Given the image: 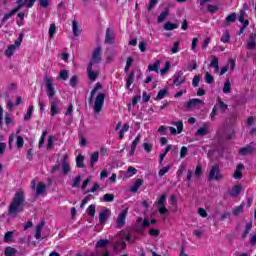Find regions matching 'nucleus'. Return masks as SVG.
<instances>
[{"label": "nucleus", "mask_w": 256, "mask_h": 256, "mask_svg": "<svg viewBox=\"0 0 256 256\" xmlns=\"http://www.w3.org/2000/svg\"><path fill=\"white\" fill-rule=\"evenodd\" d=\"M164 29H165V31H173L175 29H179V24L171 23V22H166L164 24Z\"/></svg>", "instance_id": "nucleus-27"}, {"label": "nucleus", "mask_w": 256, "mask_h": 256, "mask_svg": "<svg viewBox=\"0 0 256 256\" xmlns=\"http://www.w3.org/2000/svg\"><path fill=\"white\" fill-rule=\"evenodd\" d=\"M169 69H171V62L167 61V62L165 63L164 68H162V69L160 70V73H161L162 75H165V73H167V71H169Z\"/></svg>", "instance_id": "nucleus-61"}, {"label": "nucleus", "mask_w": 256, "mask_h": 256, "mask_svg": "<svg viewBox=\"0 0 256 256\" xmlns=\"http://www.w3.org/2000/svg\"><path fill=\"white\" fill-rule=\"evenodd\" d=\"M45 137H47V130H44L42 132V135H41V137L39 139V142H38L39 147H43V145L45 144Z\"/></svg>", "instance_id": "nucleus-53"}, {"label": "nucleus", "mask_w": 256, "mask_h": 256, "mask_svg": "<svg viewBox=\"0 0 256 256\" xmlns=\"http://www.w3.org/2000/svg\"><path fill=\"white\" fill-rule=\"evenodd\" d=\"M165 95H167V89L160 90L156 96V101H161V99H165Z\"/></svg>", "instance_id": "nucleus-48"}, {"label": "nucleus", "mask_w": 256, "mask_h": 256, "mask_svg": "<svg viewBox=\"0 0 256 256\" xmlns=\"http://www.w3.org/2000/svg\"><path fill=\"white\" fill-rule=\"evenodd\" d=\"M167 201V194H162L160 197L157 198L156 207L165 205Z\"/></svg>", "instance_id": "nucleus-34"}, {"label": "nucleus", "mask_w": 256, "mask_h": 256, "mask_svg": "<svg viewBox=\"0 0 256 256\" xmlns=\"http://www.w3.org/2000/svg\"><path fill=\"white\" fill-rule=\"evenodd\" d=\"M59 100H53L50 102V115L52 117H55L59 113Z\"/></svg>", "instance_id": "nucleus-10"}, {"label": "nucleus", "mask_w": 256, "mask_h": 256, "mask_svg": "<svg viewBox=\"0 0 256 256\" xmlns=\"http://www.w3.org/2000/svg\"><path fill=\"white\" fill-rule=\"evenodd\" d=\"M207 9H208V13H211V15H213V13L219 11V6H215V5L209 4L207 6Z\"/></svg>", "instance_id": "nucleus-55"}, {"label": "nucleus", "mask_w": 256, "mask_h": 256, "mask_svg": "<svg viewBox=\"0 0 256 256\" xmlns=\"http://www.w3.org/2000/svg\"><path fill=\"white\" fill-rule=\"evenodd\" d=\"M87 75L90 81H97V77H99V71H93V62L88 64Z\"/></svg>", "instance_id": "nucleus-9"}, {"label": "nucleus", "mask_w": 256, "mask_h": 256, "mask_svg": "<svg viewBox=\"0 0 256 256\" xmlns=\"http://www.w3.org/2000/svg\"><path fill=\"white\" fill-rule=\"evenodd\" d=\"M99 161V152H94L90 156V167L93 169L95 167V163Z\"/></svg>", "instance_id": "nucleus-21"}, {"label": "nucleus", "mask_w": 256, "mask_h": 256, "mask_svg": "<svg viewBox=\"0 0 256 256\" xmlns=\"http://www.w3.org/2000/svg\"><path fill=\"white\" fill-rule=\"evenodd\" d=\"M13 241V231H8L4 235V243H11Z\"/></svg>", "instance_id": "nucleus-44"}, {"label": "nucleus", "mask_w": 256, "mask_h": 256, "mask_svg": "<svg viewBox=\"0 0 256 256\" xmlns=\"http://www.w3.org/2000/svg\"><path fill=\"white\" fill-rule=\"evenodd\" d=\"M58 77L62 79V81H67V79H69V71L65 69L61 70Z\"/></svg>", "instance_id": "nucleus-46"}, {"label": "nucleus", "mask_w": 256, "mask_h": 256, "mask_svg": "<svg viewBox=\"0 0 256 256\" xmlns=\"http://www.w3.org/2000/svg\"><path fill=\"white\" fill-rule=\"evenodd\" d=\"M62 171H63L64 175H67V173H69V171H71V166H69L66 156H64V159L62 161Z\"/></svg>", "instance_id": "nucleus-28"}, {"label": "nucleus", "mask_w": 256, "mask_h": 256, "mask_svg": "<svg viewBox=\"0 0 256 256\" xmlns=\"http://www.w3.org/2000/svg\"><path fill=\"white\" fill-rule=\"evenodd\" d=\"M139 141H141V134H138L133 142L130 144V157L135 155V151L137 150V145H139Z\"/></svg>", "instance_id": "nucleus-11"}, {"label": "nucleus", "mask_w": 256, "mask_h": 256, "mask_svg": "<svg viewBox=\"0 0 256 256\" xmlns=\"http://www.w3.org/2000/svg\"><path fill=\"white\" fill-rule=\"evenodd\" d=\"M179 45H181V42L179 41L174 42L173 47L171 48L172 54L179 53Z\"/></svg>", "instance_id": "nucleus-58"}, {"label": "nucleus", "mask_w": 256, "mask_h": 256, "mask_svg": "<svg viewBox=\"0 0 256 256\" xmlns=\"http://www.w3.org/2000/svg\"><path fill=\"white\" fill-rule=\"evenodd\" d=\"M53 143H55V136H53V135L48 136V141H47V145H46L48 150L53 149Z\"/></svg>", "instance_id": "nucleus-45"}, {"label": "nucleus", "mask_w": 256, "mask_h": 256, "mask_svg": "<svg viewBox=\"0 0 256 256\" xmlns=\"http://www.w3.org/2000/svg\"><path fill=\"white\" fill-rule=\"evenodd\" d=\"M221 179H223V174H221L219 165H214L208 175V181H221Z\"/></svg>", "instance_id": "nucleus-3"}, {"label": "nucleus", "mask_w": 256, "mask_h": 256, "mask_svg": "<svg viewBox=\"0 0 256 256\" xmlns=\"http://www.w3.org/2000/svg\"><path fill=\"white\" fill-rule=\"evenodd\" d=\"M169 171H171V165L164 166L159 170L158 175L159 177H163L166 173H169Z\"/></svg>", "instance_id": "nucleus-43"}, {"label": "nucleus", "mask_w": 256, "mask_h": 256, "mask_svg": "<svg viewBox=\"0 0 256 256\" xmlns=\"http://www.w3.org/2000/svg\"><path fill=\"white\" fill-rule=\"evenodd\" d=\"M148 235H150V237H159V235H161V231H159V229L151 228Z\"/></svg>", "instance_id": "nucleus-50"}, {"label": "nucleus", "mask_w": 256, "mask_h": 256, "mask_svg": "<svg viewBox=\"0 0 256 256\" xmlns=\"http://www.w3.org/2000/svg\"><path fill=\"white\" fill-rule=\"evenodd\" d=\"M242 189L243 187L241 185L234 186L230 192V197H239V193H241Z\"/></svg>", "instance_id": "nucleus-23"}, {"label": "nucleus", "mask_w": 256, "mask_h": 256, "mask_svg": "<svg viewBox=\"0 0 256 256\" xmlns=\"http://www.w3.org/2000/svg\"><path fill=\"white\" fill-rule=\"evenodd\" d=\"M101 61V46H97L92 53V60L90 61V63H92V66L99 65Z\"/></svg>", "instance_id": "nucleus-8"}, {"label": "nucleus", "mask_w": 256, "mask_h": 256, "mask_svg": "<svg viewBox=\"0 0 256 256\" xmlns=\"http://www.w3.org/2000/svg\"><path fill=\"white\" fill-rule=\"evenodd\" d=\"M243 169H245V165H243L242 163L238 164L236 167V170L233 174V178L234 179H242L243 178Z\"/></svg>", "instance_id": "nucleus-13"}, {"label": "nucleus", "mask_w": 256, "mask_h": 256, "mask_svg": "<svg viewBox=\"0 0 256 256\" xmlns=\"http://www.w3.org/2000/svg\"><path fill=\"white\" fill-rule=\"evenodd\" d=\"M215 79L213 78V75L209 74V72H206L205 75V83H208V85H211Z\"/></svg>", "instance_id": "nucleus-62"}, {"label": "nucleus", "mask_w": 256, "mask_h": 256, "mask_svg": "<svg viewBox=\"0 0 256 256\" xmlns=\"http://www.w3.org/2000/svg\"><path fill=\"white\" fill-rule=\"evenodd\" d=\"M249 41L247 42V49H249L250 51H253V49H255L256 47V34L255 33H251L249 36Z\"/></svg>", "instance_id": "nucleus-15"}, {"label": "nucleus", "mask_w": 256, "mask_h": 256, "mask_svg": "<svg viewBox=\"0 0 256 256\" xmlns=\"http://www.w3.org/2000/svg\"><path fill=\"white\" fill-rule=\"evenodd\" d=\"M87 213L89 217H95V205L91 204L90 206H88Z\"/></svg>", "instance_id": "nucleus-57"}, {"label": "nucleus", "mask_w": 256, "mask_h": 256, "mask_svg": "<svg viewBox=\"0 0 256 256\" xmlns=\"http://www.w3.org/2000/svg\"><path fill=\"white\" fill-rule=\"evenodd\" d=\"M66 117H73V105L69 104L66 112H65Z\"/></svg>", "instance_id": "nucleus-64"}, {"label": "nucleus", "mask_w": 256, "mask_h": 256, "mask_svg": "<svg viewBox=\"0 0 256 256\" xmlns=\"http://www.w3.org/2000/svg\"><path fill=\"white\" fill-rule=\"evenodd\" d=\"M23 203H25V193H23V191H17L14 195L12 202L8 207L9 217L15 219V217H17L19 213L23 211V209H21Z\"/></svg>", "instance_id": "nucleus-1"}, {"label": "nucleus", "mask_w": 256, "mask_h": 256, "mask_svg": "<svg viewBox=\"0 0 256 256\" xmlns=\"http://www.w3.org/2000/svg\"><path fill=\"white\" fill-rule=\"evenodd\" d=\"M17 49V46L15 45H10L8 48L5 50L4 55L7 57H13V53H15V50Z\"/></svg>", "instance_id": "nucleus-33"}, {"label": "nucleus", "mask_w": 256, "mask_h": 256, "mask_svg": "<svg viewBox=\"0 0 256 256\" xmlns=\"http://www.w3.org/2000/svg\"><path fill=\"white\" fill-rule=\"evenodd\" d=\"M109 245V240L108 239H100L96 242V248L101 249L105 246Z\"/></svg>", "instance_id": "nucleus-38"}, {"label": "nucleus", "mask_w": 256, "mask_h": 256, "mask_svg": "<svg viewBox=\"0 0 256 256\" xmlns=\"http://www.w3.org/2000/svg\"><path fill=\"white\" fill-rule=\"evenodd\" d=\"M129 213V208H126L120 212L116 218V226L118 229L125 227V221L127 219V214Z\"/></svg>", "instance_id": "nucleus-4"}, {"label": "nucleus", "mask_w": 256, "mask_h": 256, "mask_svg": "<svg viewBox=\"0 0 256 256\" xmlns=\"http://www.w3.org/2000/svg\"><path fill=\"white\" fill-rule=\"evenodd\" d=\"M172 125H175L177 127V133H183V121L178 122H172Z\"/></svg>", "instance_id": "nucleus-51"}, {"label": "nucleus", "mask_w": 256, "mask_h": 256, "mask_svg": "<svg viewBox=\"0 0 256 256\" xmlns=\"http://www.w3.org/2000/svg\"><path fill=\"white\" fill-rule=\"evenodd\" d=\"M151 225V222H149V220L144 219L142 222V227L136 226L134 228V231H136V233H143V228L145 227H149Z\"/></svg>", "instance_id": "nucleus-26"}, {"label": "nucleus", "mask_w": 256, "mask_h": 256, "mask_svg": "<svg viewBox=\"0 0 256 256\" xmlns=\"http://www.w3.org/2000/svg\"><path fill=\"white\" fill-rule=\"evenodd\" d=\"M107 221V211H102L99 214V222L105 223Z\"/></svg>", "instance_id": "nucleus-56"}, {"label": "nucleus", "mask_w": 256, "mask_h": 256, "mask_svg": "<svg viewBox=\"0 0 256 256\" xmlns=\"http://www.w3.org/2000/svg\"><path fill=\"white\" fill-rule=\"evenodd\" d=\"M121 235H122L123 239L118 242V245L122 249L127 248V243L125 241H127L128 243H133V241H135V239H133V236L130 233L122 231Z\"/></svg>", "instance_id": "nucleus-5"}, {"label": "nucleus", "mask_w": 256, "mask_h": 256, "mask_svg": "<svg viewBox=\"0 0 256 256\" xmlns=\"http://www.w3.org/2000/svg\"><path fill=\"white\" fill-rule=\"evenodd\" d=\"M222 91L225 95L231 93V80L226 79V81L224 82V87Z\"/></svg>", "instance_id": "nucleus-31"}, {"label": "nucleus", "mask_w": 256, "mask_h": 256, "mask_svg": "<svg viewBox=\"0 0 256 256\" xmlns=\"http://www.w3.org/2000/svg\"><path fill=\"white\" fill-rule=\"evenodd\" d=\"M105 42L109 43L110 45H113V43H115V36L111 34V28H107L106 30Z\"/></svg>", "instance_id": "nucleus-18"}, {"label": "nucleus", "mask_w": 256, "mask_h": 256, "mask_svg": "<svg viewBox=\"0 0 256 256\" xmlns=\"http://www.w3.org/2000/svg\"><path fill=\"white\" fill-rule=\"evenodd\" d=\"M43 227H45V222H40L37 226H36V233H35V238L36 239H41V231H43Z\"/></svg>", "instance_id": "nucleus-29"}, {"label": "nucleus", "mask_w": 256, "mask_h": 256, "mask_svg": "<svg viewBox=\"0 0 256 256\" xmlns=\"http://www.w3.org/2000/svg\"><path fill=\"white\" fill-rule=\"evenodd\" d=\"M45 84H46V93L49 99H53L55 97V88L53 87V79L51 78H45Z\"/></svg>", "instance_id": "nucleus-6"}, {"label": "nucleus", "mask_w": 256, "mask_h": 256, "mask_svg": "<svg viewBox=\"0 0 256 256\" xmlns=\"http://www.w3.org/2000/svg\"><path fill=\"white\" fill-rule=\"evenodd\" d=\"M237 21V13L232 12L226 17V23H235Z\"/></svg>", "instance_id": "nucleus-41"}, {"label": "nucleus", "mask_w": 256, "mask_h": 256, "mask_svg": "<svg viewBox=\"0 0 256 256\" xmlns=\"http://www.w3.org/2000/svg\"><path fill=\"white\" fill-rule=\"evenodd\" d=\"M201 82V76L195 75L192 79V85L194 87H199V83Z\"/></svg>", "instance_id": "nucleus-59"}, {"label": "nucleus", "mask_w": 256, "mask_h": 256, "mask_svg": "<svg viewBox=\"0 0 256 256\" xmlns=\"http://www.w3.org/2000/svg\"><path fill=\"white\" fill-rule=\"evenodd\" d=\"M169 15V12L167 10L163 11L159 16H158V19H157V22L158 23H163L167 17Z\"/></svg>", "instance_id": "nucleus-42"}, {"label": "nucleus", "mask_w": 256, "mask_h": 256, "mask_svg": "<svg viewBox=\"0 0 256 256\" xmlns=\"http://www.w3.org/2000/svg\"><path fill=\"white\" fill-rule=\"evenodd\" d=\"M80 185H81V176H76L73 180L71 187L77 188V187H80Z\"/></svg>", "instance_id": "nucleus-54"}, {"label": "nucleus", "mask_w": 256, "mask_h": 256, "mask_svg": "<svg viewBox=\"0 0 256 256\" xmlns=\"http://www.w3.org/2000/svg\"><path fill=\"white\" fill-rule=\"evenodd\" d=\"M115 199L113 194H104L103 198L100 199L103 203H111Z\"/></svg>", "instance_id": "nucleus-36"}, {"label": "nucleus", "mask_w": 256, "mask_h": 256, "mask_svg": "<svg viewBox=\"0 0 256 256\" xmlns=\"http://www.w3.org/2000/svg\"><path fill=\"white\" fill-rule=\"evenodd\" d=\"M57 32V26L55 24H51L49 27V37L50 39H53L55 37V33Z\"/></svg>", "instance_id": "nucleus-49"}, {"label": "nucleus", "mask_w": 256, "mask_h": 256, "mask_svg": "<svg viewBox=\"0 0 256 256\" xmlns=\"http://www.w3.org/2000/svg\"><path fill=\"white\" fill-rule=\"evenodd\" d=\"M103 105H105V93H99L94 100V113H101Z\"/></svg>", "instance_id": "nucleus-2"}, {"label": "nucleus", "mask_w": 256, "mask_h": 256, "mask_svg": "<svg viewBox=\"0 0 256 256\" xmlns=\"http://www.w3.org/2000/svg\"><path fill=\"white\" fill-rule=\"evenodd\" d=\"M256 150L254 144H249L239 150V155H251Z\"/></svg>", "instance_id": "nucleus-12"}, {"label": "nucleus", "mask_w": 256, "mask_h": 256, "mask_svg": "<svg viewBox=\"0 0 256 256\" xmlns=\"http://www.w3.org/2000/svg\"><path fill=\"white\" fill-rule=\"evenodd\" d=\"M243 209H245V203H242L241 205L237 206L232 213L235 216L241 215V213H243Z\"/></svg>", "instance_id": "nucleus-39"}, {"label": "nucleus", "mask_w": 256, "mask_h": 256, "mask_svg": "<svg viewBox=\"0 0 256 256\" xmlns=\"http://www.w3.org/2000/svg\"><path fill=\"white\" fill-rule=\"evenodd\" d=\"M187 81V78L183 76V71H178L173 76V84L176 85V87H179L180 85H183Z\"/></svg>", "instance_id": "nucleus-7"}, {"label": "nucleus", "mask_w": 256, "mask_h": 256, "mask_svg": "<svg viewBox=\"0 0 256 256\" xmlns=\"http://www.w3.org/2000/svg\"><path fill=\"white\" fill-rule=\"evenodd\" d=\"M215 107H217V109H220V111L222 113H225L228 109L227 104H225V102H223V100H221V98L218 99L217 104L215 105Z\"/></svg>", "instance_id": "nucleus-25"}, {"label": "nucleus", "mask_w": 256, "mask_h": 256, "mask_svg": "<svg viewBox=\"0 0 256 256\" xmlns=\"http://www.w3.org/2000/svg\"><path fill=\"white\" fill-rule=\"evenodd\" d=\"M161 67V62L160 61H156L153 64H149L148 65V71H155V73H159V68Z\"/></svg>", "instance_id": "nucleus-22"}, {"label": "nucleus", "mask_w": 256, "mask_h": 256, "mask_svg": "<svg viewBox=\"0 0 256 256\" xmlns=\"http://www.w3.org/2000/svg\"><path fill=\"white\" fill-rule=\"evenodd\" d=\"M209 134V125H204L200 127L196 132L195 135L200 137H205V135Z\"/></svg>", "instance_id": "nucleus-16"}, {"label": "nucleus", "mask_w": 256, "mask_h": 256, "mask_svg": "<svg viewBox=\"0 0 256 256\" xmlns=\"http://www.w3.org/2000/svg\"><path fill=\"white\" fill-rule=\"evenodd\" d=\"M99 89H103V85L100 82H97L91 91L90 101H92V99L95 97V93H97V91H99Z\"/></svg>", "instance_id": "nucleus-32"}, {"label": "nucleus", "mask_w": 256, "mask_h": 256, "mask_svg": "<svg viewBox=\"0 0 256 256\" xmlns=\"http://www.w3.org/2000/svg\"><path fill=\"white\" fill-rule=\"evenodd\" d=\"M210 67H213L215 73H219V58L216 56H212V60L209 64Z\"/></svg>", "instance_id": "nucleus-19"}, {"label": "nucleus", "mask_w": 256, "mask_h": 256, "mask_svg": "<svg viewBox=\"0 0 256 256\" xmlns=\"http://www.w3.org/2000/svg\"><path fill=\"white\" fill-rule=\"evenodd\" d=\"M203 103H204L203 100L199 98H193L187 102L186 107L188 109H192V107H197V105H203Z\"/></svg>", "instance_id": "nucleus-14"}, {"label": "nucleus", "mask_w": 256, "mask_h": 256, "mask_svg": "<svg viewBox=\"0 0 256 256\" xmlns=\"http://www.w3.org/2000/svg\"><path fill=\"white\" fill-rule=\"evenodd\" d=\"M221 42L222 43H231V34L229 33V30L224 31V33L221 36Z\"/></svg>", "instance_id": "nucleus-30"}, {"label": "nucleus", "mask_w": 256, "mask_h": 256, "mask_svg": "<svg viewBox=\"0 0 256 256\" xmlns=\"http://www.w3.org/2000/svg\"><path fill=\"white\" fill-rule=\"evenodd\" d=\"M131 65H133V58L128 57L127 60H126V66L124 68L125 73H129V69H131Z\"/></svg>", "instance_id": "nucleus-47"}, {"label": "nucleus", "mask_w": 256, "mask_h": 256, "mask_svg": "<svg viewBox=\"0 0 256 256\" xmlns=\"http://www.w3.org/2000/svg\"><path fill=\"white\" fill-rule=\"evenodd\" d=\"M72 33L74 37H79L81 35V29H79V23L77 20L72 22Z\"/></svg>", "instance_id": "nucleus-17"}, {"label": "nucleus", "mask_w": 256, "mask_h": 256, "mask_svg": "<svg viewBox=\"0 0 256 256\" xmlns=\"http://www.w3.org/2000/svg\"><path fill=\"white\" fill-rule=\"evenodd\" d=\"M24 144H25V141L23 140V137L17 136L16 145H17L18 149H21Z\"/></svg>", "instance_id": "nucleus-63"}, {"label": "nucleus", "mask_w": 256, "mask_h": 256, "mask_svg": "<svg viewBox=\"0 0 256 256\" xmlns=\"http://www.w3.org/2000/svg\"><path fill=\"white\" fill-rule=\"evenodd\" d=\"M141 185H143V179H137L131 186L130 191L132 193H137V191H139V187H141Z\"/></svg>", "instance_id": "nucleus-20"}, {"label": "nucleus", "mask_w": 256, "mask_h": 256, "mask_svg": "<svg viewBox=\"0 0 256 256\" xmlns=\"http://www.w3.org/2000/svg\"><path fill=\"white\" fill-rule=\"evenodd\" d=\"M186 169H187V166H185V164H181V165L179 166V169H178L177 172H176V176H177L178 179L181 178V175H183V172H184Z\"/></svg>", "instance_id": "nucleus-52"}, {"label": "nucleus", "mask_w": 256, "mask_h": 256, "mask_svg": "<svg viewBox=\"0 0 256 256\" xmlns=\"http://www.w3.org/2000/svg\"><path fill=\"white\" fill-rule=\"evenodd\" d=\"M33 111H34L33 106H29L26 114L24 115V121H29V119L33 117Z\"/></svg>", "instance_id": "nucleus-40"}, {"label": "nucleus", "mask_w": 256, "mask_h": 256, "mask_svg": "<svg viewBox=\"0 0 256 256\" xmlns=\"http://www.w3.org/2000/svg\"><path fill=\"white\" fill-rule=\"evenodd\" d=\"M83 161H85V157H83V155L79 154L76 157V167H78L79 169H83V167H85V165L83 164Z\"/></svg>", "instance_id": "nucleus-35"}, {"label": "nucleus", "mask_w": 256, "mask_h": 256, "mask_svg": "<svg viewBox=\"0 0 256 256\" xmlns=\"http://www.w3.org/2000/svg\"><path fill=\"white\" fill-rule=\"evenodd\" d=\"M134 77H135V71L133 70L132 72H130V74L126 79V89H131V85H133Z\"/></svg>", "instance_id": "nucleus-24"}, {"label": "nucleus", "mask_w": 256, "mask_h": 256, "mask_svg": "<svg viewBox=\"0 0 256 256\" xmlns=\"http://www.w3.org/2000/svg\"><path fill=\"white\" fill-rule=\"evenodd\" d=\"M46 186L42 182L38 183L36 187V195H43L45 193Z\"/></svg>", "instance_id": "nucleus-37"}, {"label": "nucleus", "mask_w": 256, "mask_h": 256, "mask_svg": "<svg viewBox=\"0 0 256 256\" xmlns=\"http://www.w3.org/2000/svg\"><path fill=\"white\" fill-rule=\"evenodd\" d=\"M5 256H15V248L7 247L4 252Z\"/></svg>", "instance_id": "nucleus-60"}]
</instances>
